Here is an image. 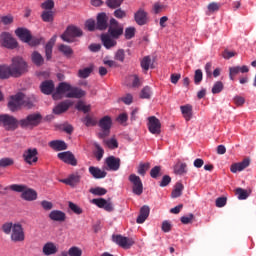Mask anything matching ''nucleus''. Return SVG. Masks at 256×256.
Returning a JSON list of instances; mask_svg holds the SVG:
<instances>
[{"instance_id": "54", "label": "nucleus", "mask_w": 256, "mask_h": 256, "mask_svg": "<svg viewBox=\"0 0 256 256\" xmlns=\"http://www.w3.org/2000/svg\"><path fill=\"white\" fill-rule=\"evenodd\" d=\"M150 176L152 179H157V177H161V166H155L150 170Z\"/></svg>"}, {"instance_id": "9", "label": "nucleus", "mask_w": 256, "mask_h": 256, "mask_svg": "<svg viewBox=\"0 0 256 256\" xmlns=\"http://www.w3.org/2000/svg\"><path fill=\"white\" fill-rule=\"evenodd\" d=\"M10 239L13 243H22V241H25V230L23 229V225L20 223L14 224L12 232L10 233Z\"/></svg>"}, {"instance_id": "15", "label": "nucleus", "mask_w": 256, "mask_h": 256, "mask_svg": "<svg viewBox=\"0 0 256 256\" xmlns=\"http://www.w3.org/2000/svg\"><path fill=\"white\" fill-rule=\"evenodd\" d=\"M134 21L140 27H143V25H147V23H149V13H147V11H145V9L139 8L134 13Z\"/></svg>"}, {"instance_id": "56", "label": "nucleus", "mask_w": 256, "mask_h": 256, "mask_svg": "<svg viewBox=\"0 0 256 256\" xmlns=\"http://www.w3.org/2000/svg\"><path fill=\"white\" fill-rule=\"evenodd\" d=\"M41 7L46 11H51L55 7V2L53 0H46L41 4Z\"/></svg>"}, {"instance_id": "51", "label": "nucleus", "mask_w": 256, "mask_h": 256, "mask_svg": "<svg viewBox=\"0 0 256 256\" xmlns=\"http://www.w3.org/2000/svg\"><path fill=\"white\" fill-rule=\"evenodd\" d=\"M142 69L144 71H149V68L151 67V57L150 56H145L140 63Z\"/></svg>"}, {"instance_id": "26", "label": "nucleus", "mask_w": 256, "mask_h": 256, "mask_svg": "<svg viewBox=\"0 0 256 256\" xmlns=\"http://www.w3.org/2000/svg\"><path fill=\"white\" fill-rule=\"evenodd\" d=\"M15 34L24 43L31 41V32L27 28H18L15 30Z\"/></svg>"}, {"instance_id": "44", "label": "nucleus", "mask_w": 256, "mask_h": 256, "mask_svg": "<svg viewBox=\"0 0 256 256\" xmlns=\"http://www.w3.org/2000/svg\"><path fill=\"white\" fill-rule=\"evenodd\" d=\"M174 173L176 175H183L184 173H187V164L185 163H178L174 167Z\"/></svg>"}, {"instance_id": "30", "label": "nucleus", "mask_w": 256, "mask_h": 256, "mask_svg": "<svg viewBox=\"0 0 256 256\" xmlns=\"http://www.w3.org/2000/svg\"><path fill=\"white\" fill-rule=\"evenodd\" d=\"M41 92L44 93V95H51L53 91H55V84L52 80H46L42 82L40 85Z\"/></svg>"}, {"instance_id": "3", "label": "nucleus", "mask_w": 256, "mask_h": 256, "mask_svg": "<svg viewBox=\"0 0 256 256\" xmlns=\"http://www.w3.org/2000/svg\"><path fill=\"white\" fill-rule=\"evenodd\" d=\"M11 191L21 193V199L24 201H37V191L23 184H13L10 186Z\"/></svg>"}, {"instance_id": "38", "label": "nucleus", "mask_w": 256, "mask_h": 256, "mask_svg": "<svg viewBox=\"0 0 256 256\" xmlns=\"http://www.w3.org/2000/svg\"><path fill=\"white\" fill-rule=\"evenodd\" d=\"M183 189H184L183 184L181 182H177L171 193L172 199H177V197H181V195H183Z\"/></svg>"}, {"instance_id": "11", "label": "nucleus", "mask_w": 256, "mask_h": 256, "mask_svg": "<svg viewBox=\"0 0 256 256\" xmlns=\"http://www.w3.org/2000/svg\"><path fill=\"white\" fill-rule=\"evenodd\" d=\"M128 181L132 183V192L134 195H143V181H141V178L137 174H130Z\"/></svg>"}, {"instance_id": "31", "label": "nucleus", "mask_w": 256, "mask_h": 256, "mask_svg": "<svg viewBox=\"0 0 256 256\" xmlns=\"http://www.w3.org/2000/svg\"><path fill=\"white\" fill-rule=\"evenodd\" d=\"M101 41L106 49H111L117 45V40L109 34H103L101 36Z\"/></svg>"}, {"instance_id": "40", "label": "nucleus", "mask_w": 256, "mask_h": 256, "mask_svg": "<svg viewBox=\"0 0 256 256\" xmlns=\"http://www.w3.org/2000/svg\"><path fill=\"white\" fill-rule=\"evenodd\" d=\"M150 168H151V164L149 162L140 163L138 166L137 173H138V175L145 177V174L147 173V171H149Z\"/></svg>"}, {"instance_id": "39", "label": "nucleus", "mask_w": 256, "mask_h": 256, "mask_svg": "<svg viewBox=\"0 0 256 256\" xmlns=\"http://www.w3.org/2000/svg\"><path fill=\"white\" fill-rule=\"evenodd\" d=\"M55 13L52 10H45L41 14L42 21L44 23H53Z\"/></svg>"}, {"instance_id": "23", "label": "nucleus", "mask_w": 256, "mask_h": 256, "mask_svg": "<svg viewBox=\"0 0 256 256\" xmlns=\"http://www.w3.org/2000/svg\"><path fill=\"white\" fill-rule=\"evenodd\" d=\"M106 165L109 167L110 171H119L121 167V159L115 156H109L106 158Z\"/></svg>"}, {"instance_id": "48", "label": "nucleus", "mask_w": 256, "mask_h": 256, "mask_svg": "<svg viewBox=\"0 0 256 256\" xmlns=\"http://www.w3.org/2000/svg\"><path fill=\"white\" fill-rule=\"evenodd\" d=\"M124 1L125 0H107L106 5L110 9H117V8L121 7V5L123 4Z\"/></svg>"}, {"instance_id": "12", "label": "nucleus", "mask_w": 256, "mask_h": 256, "mask_svg": "<svg viewBox=\"0 0 256 256\" xmlns=\"http://www.w3.org/2000/svg\"><path fill=\"white\" fill-rule=\"evenodd\" d=\"M21 107H23V93L20 92L11 96L10 101L8 102V108L15 113V111H19Z\"/></svg>"}, {"instance_id": "6", "label": "nucleus", "mask_w": 256, "mask_h": 256, "mask_svg": "<svg viewBox=\"0 0 256 256\" xmlns=\"http://www.w3.org/2000/svg\"><path fill=\"white\" fill-rule=\"evenodd\" d=\"M0 125H2L6 131H15L19 127V121L14 116L9 114L0 115Z\"/></svg>"}, {"instance_id": "49", "label": "nucleus", "mask_w": 256, "mask_h": 256, "mask_svg": "<svg viewBox=\"0 0 256 256\" xmlns=\"http://www.w3.org/2000/svg\"><path fill=\"white\" fill-rule=\"evenodd\" d=\"M152 93L151 87L145 86L140 92V97L141 99H151Z\"/></svg>"}, {"instance_id": "1", "label": "nucleus", "mask_w": 256, "mask_h": 256, "mask_svg": "<svg viewBox=\"0 0 256 256\" xmlns=\"http://www.w3.org/2000/svg\"><path fill=\"white\" fill-rule=\"evenodd\" d=\"M87 92L79 87H74L67 82H61L56 87V91L52 94V97L55 101H59L63 96L67 99H82L85 97Z\"/></svg>"}, {"instance_id": "53", "label": "nucleus", "mask_w": 256, "mask_h": 256, "mask_svg": "<svg viewBox=\"0 0 256 256\" xmlns=\"http://www.w3.org/2000/svg\"><path fill=\"white\" fill-rule=\"evenodd\" d=\"M83 250L77 246H73L69 249V256H82Z\"/></svg>"}, {"instance_id": "19", "label": "nucleus", "mask_w": 256, "mask_h": 256, "mask_svg": "<svg viewBox=\"0 0 256 256\" xmlns=\"http://www.w3.org/2000/svg\"><path fill=\"white\" fill-rule=\"evenodd\" d=\"M92 203L99 207V209H104L105 211H108V213H111V211H113V204L111 202H108L104 198H95L92 200Z\"/></svg>"}, {"instance_id": "45", "label": "nucleus", "mask_w": 256, "mask_h": 256, "mask_svg": "<svg viewBox=\"0 0 256 256\" xmlns=\"http://www.w3.org/2000/svg\"><path fill=\"white\" fill-rule=\"evenodd\" d=\"M13 227H15V224H13V222H6L2 225L1 230L5 235H11Z\"/></svg>"}, {"instance_id": "64", "label": "nucleus", "mask_w": 256, "mask_h": 256, "mask_svg": "<svg viewBox=\"0 0 256 256\" xmlns=\"http://www.w3.org/2000/svg\"><path fill=\"white\" fill-rule=\"evenodd\" d=\"M106 145L109 149H117V147H119V143L115 138H111L110 140H107Z\"/></svg>"}, {"instance_id": "52", "label": "nucleus", "mask_w": 256, "mask_h": 256, "mask_svg": "<svg viewBox=\"0 0 256 256\" xmlns=\"http://www.w3.org/2000/svg\"><path fill=\"white\" fill-rule=\"evenodd\" d=\"M224 85L223 82L221 81H217L214 86L212 87V93L213 95H217L218 93H221V91H223L224 89Z\"/></svg>"}, {"instance_id": "59", "label": "nucleus", "mask_w": 256, "mask_h": 256, "mask_svg": "<svg viewBox=\"0 0 256 256\" xmlns=\"http://www.w3.org/2000/svg\"><path fill=\"white\" fill-rule=\"evenodd\" d=\"M201 81H203V71H201V69H197L194 75V83L195 85H199Z\"/></svg>"}, {"instance_id": "25", "label": "nucleus", "mask_w": 256, "mask_h": 256, "mask_svg": "<svg viewBox=\"0 0 256 256\" xmlns=\"http://www.w3.org/2000/svg\"><path fill=\"white\" fill-rule=\"evenodd\" d=\"M57 41V35H54L45 45V56L46 61H51L53 57V47L55 45V42Z\"/></svg>"}, {"instance_id": "8", "label": "nucleus", "mask_w": 256, "mask_h": 256, "mask_svg": "<svg viewBox=\"0 0 256 256\" xmlns=\"http://www.w3.org/2000/svg\"><path fill=\"white\" fill-rule=\"evenodd\" d=\"M108 35H110L112 39H119V37L123 35V25H121L119 21L115 20V18L110 19Z\"/></svg>"}, {"instance_id": "61", "label": "nucleus", "mask_w": 256, "mask_h": 256, "mask_svg": "<svg viewBox=\"0 0 256 256\" xmlns=\"http://www.w3.org/2000/svg\"><path fill=\"white\" fill-rule=\"evenodd\" d=\"M193 219H195V215L190 213L188 216H182L180 221L183 223V225H189V223H192Z\"/></svg>"}, {"instance_id": "10", "label": "nucleus", "mask_w": 256, "mask_h": 256, "mask_svg": "<svg viewBox=\"0 0 256 256\" xmlns=\"http://www.w3.org/2000/svg\"><path fill=\"white\" fill-rule=\"evenodd\" d=\"M112 241L116 243V245H119V247H122V249H131V247L135 245V241L132 240V238L125 237L121 234L113 235Z\"/></svg>"}, {"instance_id": "63", "label": "nucleus", "mask_w": 256, "mask_h": 256, "mask_svg": "<svg viewBox=\"0 0 256 256\" xmlns=\"http://www.w3.org/2000/svg\"><path fill=\"white\" fill-rule=\"evenodd\" d=\"M125 39H133L135 37V27H129L125 30Z\"/></svg>"}, {"instance_id": "24", "label": "nucleus", "mask_w": 256, "mask_h": 256, "mask_svg": "<svg viewBox=\"0 0 256 256\" xmlns=\"http://www.w3.org/2000/svg\"><path fill=\"white\" fill-rule=\"evenodd\" d=\"M239 73H249V67L247 66H234L229 68V79L235 81V75Z\"/></svg>"}, {"instance_id": "50", "label": "nucleus", "mask_w": 256, "mask_h": 256, "mask_svg": "<svg viewBox=\"0 0 256 256\" xmlns=\"http://www.w3.org/2000/svg\"><path fill=\"white\" fill-rule=\"evenodd\" d=\"M89 191L92 193V195H96L98 197L107 195V189L101 187L91 188Z\"/></svg>"}, {"instance_id": "20", "label": "nucleus", "mask_w": 256, "mask_h": 256, "mask_svg": "<svg viewBox=\"0 0 256 256\" xmlns=\"http://www.w3.org/2000/svg\"><path fill=\"white\" fill-rule=\"evenodd\" d=\"M48 217L51 221H56L57 223H65L67 221V214L61 210H52Z\"/></svg>"}, {"instance_id": "41", "label": "nucleus", "mask_w": 256, "mask_h": 256, "mask_svg": "<svg viewBox=\"0 0 256 256\" xmlns=\"http://www.w3.org/2000/svg\"><path fill=\"white\" fill-rule=\"evenodd\" d=\"M58 50L60 51V53H63L65 57H71L73 55V49L68 45L61 44Z\"/></svg>"}, {"instance_id": "21", "label": "nucleus", "mask_w": 256, "mask_h": 256, "mask_svg": "<svg viewBox=\"0 0 256 256\" xmlns=\"http://www.w3.org/2000/svg\"><path fill=\"white\" fill-rule=\"evenodd\" d=\"M62 183L65 185H69L70 187H77L79 183H81V175L79 172H75L68 176V178L61 180Z\"/></svg>"}, {"instance_id": "18", "label": "nucleus", "mask_w": 256, "mask_h": 256, "mask_svg": "<svg viewBox=\"0 0 256 256\" xmlns=\"http://www.w3.org/2000/svg\"><path fill=\"white\" fill-rule=\"evenodd\" d=\"M109 27V16L105 12L97 15L96 29L98 31H105Z\"/></svg>"}, {"instance_id": "14", "label": "nucleus", "mask_w": 256, "mask_h": 256, "mask_svg": "<svg viewBox=\"0 0 256 256\" xmlns=\"http://www.w3.org/2000/svg\"><path fill=\"white\" fill-rule=\"evenodd\" d=\"M0 39L3 47H6V49H17V46L19 45L17 40H15V38H13V36L7 32H3L0 35Z\"/></svg>"}, {"instance_id": "36", "label": "nucleus", "mask_w": 256, "mask_h": 256, "mask_svg": "<svg viewBox=\"0 0 256 256\" xmlns=\"http://www.w3.org/2000/svg\"><path fill=\"white\" fill-rule=\"evenodd\" d=\"M31 61L36 65V67H41L45 63V58L38 51H34L31 54Z\"/></svg>"}, {"instance_id": "47", "label": "nucleus", "mask_w": 256, "mask_h": 256, "mask_svg": "<svg viewBox=\"0 0 256 256\" xmlns=\"http://www.w3.org/2000/svg\"><path fill=\"white\" fill-rule=\"evenodd\" d=\"M91 73H93V68H91V67L80 69L78 71V77H80V79H87V77H89V75H91Z\"/></svg>"}, {"instance_id": "46", "label": "nucleus", "mask_w": 256, "mask_h": 256, "mask_svg": "<svg viewBox=\"0 0 256 256\" xmlns=\"http://www.w3.org/2000/svg\"><path fill=\"white\" fill-rule=\"evenodd\" d=\"M13 165H15V160L13 158L5 157L0 159V167L2 168L11 167Z\"/></svg>"}, {"instance_id": "28", "label": "nucleus", "mask_w": 256, "mask_h": 256, "mask_svg": "<svg viewBox=\"0 0 256 256\" xmlns=\"http://www.w3.org/2000/svg\"><path fill=\"white\" fill-rule=\"evenodd\" d=\"M149 213H151V209L149 208V206H142L140 209V214L136 219V223H138L139 225L145 223V221H147V218L149 217Z\"/></svg>"}, {"instance_id": "7", "label": "nucleus", "mask_w": 256, "mask_h": 256, "mask_svg": "<svg viewBox=\"0 0 256 256\" xmlns=\"http://www.w3.org/2000/svg\"><path fill=\"white\" fill-rule=\"evenodd\" d=\"M99 127L102 129L101 132L98 133V137L100 139H105V137H109V134L111 133V126L113 125V120H111V117L104 116L99 121Z\"/></svg>"}, {"instance_id": "33", "label": "nucleus", "mask_w": 256, "mask_h": 256, "mask_svg": "<svg viewBox=\"0 0 256 256\" xmlns=\"http://www.w3.org/2000/svg\"><path fill=\"white\" fill-rule=\"evenodd\" d=\"M88 171L94 179H105L107 177V173L99 167L90 166Z\"/></svg>"}, {"instance_id": "34", "label": "nucleus", "mask_w": 256, "mask_h": 256, "mask_svg": "<svg viewBox=\"0 0 256 256\" xmlns=\"http://www.w3.org/2000/svg\"><path fill=\"white\" fill-rule=\"evenodd\" d=\"M57 251H58L57 246L53 242H48L44 244L42 248V253L43 255H46V256L55 255Z\"/></svg>"}, {"instance_id": "17", "label": "nucleus", "mask_w": 256, "mask_h": 256, "mask_svg": "<svg viewBox=\"0 0 256 256\" xmlns=\"http://www.w3.org/2000/svg\"><path fill=\"white\" fill-rule=\"evenodd\" d=\"M58 159L66 163L67 165H72V167H77V158L71 153V151L60 152L57 154Z\"/></svg>"}, {"instance_id": "29", "label": "nucleus", "mask_w": 256, "mask_h": 256, "mask_svg": "<svg viewBox=\"0 0 256 256\" xmlns=\"http://www.w3.org/2000/svg\"><path fill=\"white\" fill-rule=\"evenodd\" d=\"M36 103H37V98L35 96L33 95L25 96V94H23L22 107H24V109H33Z\"/></svg>"}, {"instance_id": "42", "label": "nucleus", "mask_w": 256, "mask_h": 256, "mask_svg": "<svg viewBox=\"0 0 256 256\" xmlns=\"http://www.w3.org/2000/svg\"><path fill=\"white\" fill-rule=\"evenodd\" d=\"M236 195H238V199L240 201H243V200L247 199L249 197V195H251V191H247L243 188H237Z\"/></svg>"}, {"instance_id": "58", "label": "nucleus", "mask_w": 256, "mask_h": 256, "mask_svg": "<svg viewBox=\"0 0 256 256\" xmlns=\"http://www.w3.org/2000/svg\"><path fill=\"white\" fill-rule=\"evenodd\" d=\"M207 9L210 13H215L216 11H219V9H221V4L217 2H211L210 4H208Z\"/></svg>"}, {"instance_id": "32", "label": "nucleus", "mask_w": 256, "mask_h": 256, "mask_svg": "<svg viewBox=\"0 0 256 256\" xmlns=\"http://www.w3.org/2000/svg\"><path fill=\"white\" fill-rule=\"evenodd\" d=\"M48 145L54 151H65L67 149V143L63 140H52Z\"/></svg>"}, {"instance_id": "2", "label": "nucleus", "mask_w": 256, "mask_h": 256, "mask_svg": "<svg viewBox=\"0 0 256 256\" xmlns=\"http://www.w3.org/2000/svg\"><path fill=\"white\" fill-rule=\"evenodd\" d=\"M43 122V115L39 112L28 114L25 118L20 119L18 125L22 129H35V127H39Z\"/></svg>"}, {"instance_id": "16", "label": "nucleus", "mask_w": 256, "mask_h": 256, "mask_svg": "<svg viewBox=\"0 0 256 256\" xmlns=\"http://www.w3.org/2000/svg\"><path fill=\"white\" fill-rule=\"evenodd\" d=\"M148 130L152 135L161 134V121L155 116L148 117Z\"/></svg>"}, {"instance_id": "60", "label": "nucleus", "mask_w": 256, "mask_h": 256, "mask_svg": "<svg viewBox=\"0 0 256 256\" xmlns=\"http://www.w3.org/2000/svg\"><path fill=\"white\" fill-rule=\"evenodd\" d=\"M78 111H83V113H89L91 111V106L85 105L83 102H78L76 105Z\"/></svg>"}, {"instance_id": "43", "label": "nucleus", "mask_w": 256, "mask_h": 256, "mask_svg": "<svg viewBox=\"0 0 256 256\" xmlns=\"http://www.w3.org/2000/svg\"><path fill=\"white\" fill-rule=\"evenodd\" d=\"M94 147L96 151L94 152V155L97 159V161H101L103 159V155H105V150L99 145V143H94Z\"/></svg>"}, {"instance_id": "27", "label": "nucleus", "mask_w": 256, "mask_h": 256, "mask_svg": "<svg viewBox=\"0 0 256 256\" xmlns=\"http://www.w3.org/2000/svg\"><path fill=\"white\" fill-rule=\"evenodd\" d=\"M73 103L70 100L63 101L59 103L55 108L53 109V113L55 115H61V113H65V111L69 110V107H71Z\"/></svg>"}, {"instance_id": "22", "label": "nucleus", "mask_w": 256, "mask_h": 256, "mask_svg": "<svg viewBox=\"0 0 256 256\" xmlns=\"http://www.w3.org/2000/svg\"><path fill=\"white\" fill-rule=\"evenodd\" d=\"M251 165V160L249 158H245L242 162L234 163L230 167L231 173H237L238 171H243L247 169Z\"/></svg>"}, {"instance_id": "4", "label": "nucleus", "mask_w": 256, "mask_h": 256, "mask_svg": "<svg viewBox=\"0 0 256 256\" xmlns=\"http://www.w3.org/2000/svg\"><path fill=\"white\" fill-rule=\"evenodd\" d=\"M10 71L12 72V77H21V75L27 73V62L19 56L12 58Z\"/></svg>"}, {"instance_id": "57", "label": "nucleus", "mask_w": 256, "mask_h": 256, "mask_svg": "<svg viewBox=\"0 0 256 256\" xmlns=\"http://www.w3.org/2000/svg\"><path fill=\"white\" fill-rule=\"evenodd\" d=\"M114 59L116 61H120V63H123L125 61V50L123 49L117 50V52L115 53Z\"/></svg>"}, {"instance_id": "5", "label": "nucleus", "mask_w": 256, "mask_h": 256, "mask_svg": "<svg viewBox=\"0 0 256 256\" xmlns=\"http://www.w3.org/2000/svg\"><path fill=\"white\" fill-rule=\"evenodd\" d=\"M60 37L65 43H75V38L83 37V30L77 26L70 25Z\"/></svg>"}, {"instance_id": "13", "label": "nucleus", "mask_w": 256, "mask_h": 256, "mask_svg": "<svg viewBox=\"0 0 256 256\" xmlns=\"http://www.w3.org/2000/svg\"><path fill=\"white\" fill-rule=\"evenodd\" d=\"M37 155H39L37 148H28L23 153V159L28 165H33V163H37L39 161V157Z\"/></svg>"}, {"instance_id": "37", "label": "nucleus", "mask_w": 256, "mask_h": 256, "mask_svg": "<svg viewBox=\"0 0 256 256\" xmlns=\"http://www.w3.org/2000/svg\"><path fill=\"white\" fill-rule=\"evenodd\" d=\"M10 77H13L11 66L0 65V79H9Z\"/></svg>"}, {"instance_id": "35", "label": "nucleus", "mask_w": 256, "mask_h": 256, "mask_svg": "<svg viewBox=\"0 0 256 256\" xmlns=\"http://www.w3.org/2000/svg\"><path fill=\"white\" fill-rule=\"evenodd\" d=\"M180 110L185 121H191V117H193V106L187 104V105L181 106Z\"/></svg>"}, {"instance_id": "55", "label": "nucleus", "mask_w": 256, "mask_h": 256, "mask_svg": "<svg viewBox=\"0 0 256 256\" xmlns=\"http://www.w3.org/2000/svg\"><path fill=\"white\" fill-rule=\"evenodd\" d=\"M68 206H69V209H71V211H73V213H75L76 215H81V213H83V210L81 209V207H79L77 204L73 202H69Z\"/></svg>"}, {"instance_id": "62", "label": "nucleus", "mask_w": 256, "mask_h": 256, "mask_svg": "<svg viewBox=\"0 0 256 256\" xmlns=\"http://www.w3.org/2000/svg\"><path fill=\"white\" fill-rule=\"evenodd\" d=\"M84 123H85L86 127H95V125H97V120H95L91 116L87 115L84 118Z\"/></svg>"}]
</instances>
